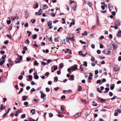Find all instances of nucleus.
Segmentation results:
<instances>
[{"mask_svg": "<svg viewBox=\"0 0 121 121\" xmlns=\"http://www.w3.org/2000/svg\"><path fill=\"white\" fill-rule=\"evenodd\" d=\"M103 52L106 55H109L111 53V51L109 49H106L103 51Z\"/></svg>", "mask_w": 121, "mask_h": 121, "instance_id": "nucleus-1", "label": "nucleus"}, {"mask_svg": "<svg viewBox=\"0 0 121 121\" xmlns=\"http://www.w3.org/2000/svg\"><path fill=\"white\" fill-rule=\"evenodd\" d=\"M114 69L115 71H117L119 70L120 67L118 65H115L114 66Z\"/></svg>", "mask_w": 121, "mask_h": 121, "instance_id": "nucleus-2", "label": "nucleus"}, {"mask_svg": "<svg viewBox=\"0 0 121 121\" xmlns=\"http://www.w3.org/2000/svg\"><path fill=\"white\" fill-rule=\"evenodd\" d=\"M108 5L109 10L110 12H111L112 10L113 9V6L112 5V4L111 3L109 4Z\"/></svg>", "mask_w": 121, "mask_h": 121, "instance_id": "nucleus-3", "label": "nucleus"}, {"mask_svg": "<svg viewBox=\"0 0 121 121\" xmlns=\"http://www.w3.org/2000/svg\"><path fill=\"white\" fill-rule=\"evenodd\" d=\"M77 65H75L71 67V69L72 70H75L77 68Z\"/></svg>", "mask_w": 121, "mask_h": 121, "instance_id": "nucleus-4", "label": "nucleus"}, {"mask_svg": "<svg viewBox=\"0 0 121 121\" xmlns=\"http://www.w3.org/2000/svg\"><path fill=\"white\" fill-rule=\"evenodd\" d=\"M120 21L119 20H116L115 21V24L117 25H119L120 23Z\"/></svg>", "mask_w": 121, "mask_h": 121, "instance_id": "nucleus-5", "label": "nucleus"}, {"mask_svg": "<svg viewBox=\"0 0 121 121\" xmlns=\"http://www.w3.org/2000/svg\"><path fill=\"white\" fill-rule=\"evenodd\" d=\"M41 92H42V94L41 95V98H44L46 96V95L43 93V92L42 91H41Z\"/></svg>", "mask_w": 121, "mask_h": 121, "instance_id": "nucleus-6", "label": "nucleus"}, {"mask_svg": "<svg viewBox=\"0 0 121 121\" xmlns=\"http://www.w3.org/2000/svg\"><path fill=\"white\" fill-rule=\"evenodd\" d=\"M98 100L101 102H103L105 101V100L102 98H99L98 99Z\"/></svg>", "mask_w": 121, "mask_h": 121, "instance_id": "nucleus-7", "label": "nucleus"}, {"mask_svg": "<svg viewBox=\"0 0 121 121\" xmlns=\"http://www.w3.org/2000/svg\"><path fill=\"white\" fill-rule=\"evenodd\" d=\"M112 46H113V48L114 49H116L118 48V46L115 44H112Z\"/></svg>", "mask_w": 121, "mask_h": 121, "instance_id": "nucleus-8", "label": "nucleus"}, {"mask_svg": "<svg viewBox=\"0 0 121 121\" xmlns=\"http://www.w3.org/2000/svg\"><path fill=\"white\" fill-rule=\"evenodd\" d=\"M72 22H71L70 23V24L69 25V26L70 27H71L72 26V25H74L75 24V21L74 19H72Z\"/></svg>", "mask_w": 121, "mask_h": 121, "instance_id": "nucleus-9", "label": "nucleus"}, {"mask_svg": "<svg viewBox=\"0 0 121 121\" xmlns=\"http://www.w3.org/2000/svg\"><path fill=\"white\" fill-rule=\"evenodd\" d=\"M32 38L33 39H35L36 38L37 36V35L36 34L33 35L32 36Z\"/></svg>", "mask_w": 121, "mask_h": 121, "instance_id": "nucleus-10", "label": "nucleus"}, {"mask_svg": "<svg viewBox=\"0 0 121 121\" xmlns=\"http://www.w3.org/2000/svg\"><path fill=\"white\" fill-rule=\"evenodd\" d=\"M6 57V55H3L2 57L0 59V60L1 61L2 60H4Z\"/></svg>", "mask_w": 121, "mask_h": 121, "instance_id": "nucleus-11", "label": "nucleus"}, {"mask_svg": "<svg viewBox=\"0 0 121 121\" xmlns=\"http://www.w3.org/2000/svg\"><path fill=\"white\" fill-rule=\"evenodd\" d=\"M114 87V84H112L111 85L110 87V89L111 90H113Z\"/></svg>", "mask_w": 121, "mask_h": 121, "instance_id": "nucleus-12", "label": "nucleus"}, {"mask_svg": "<svg viewBox=\"0 0 121 121\" xmlns=\"http://www.w3.org/2000/svg\"><path fill=\"white\" fill-rule=\"evenodd\" d=\"M77 5L76 4H74L73 6L72 9H73L74 11H76V8L77 7Z\"/></svg>", "mask_w": 121, "mask_h": 121, "instance_id": "nucleus-13", "label": "nucleus"}, {"mask_svg": "<svg viewBox=\"0 0 121 121\" xmlns=\"http://www.w3.org/2000/svg\"><path fill=\"white\" fill-rule=\"evenodd\" d=\"M81 114V113H77L74 116L75 117H77L80 115Z\"/></svg>", "mask_w": 121, "mask_h": 121, "instance_id": "nucleus-14", "label": "nucleus"}, {"mask_svg": "<svg viewBox=\"0 0 121 121\" xmlns=\"http://www.w3.org/2000/svg\"><path fill=\"white\" fill-rule=\"evenodd\" d=\"M70 78L72 79H69V80H74V76L73 75H71L70 76Z\"/></svg>", "mask_w": 121, "mask_h": 121, "instance_id": "nucleus-15", "label": "nucleus"}, {"mask_svg": "<svg viewBox=\"0 0 121 121\" xmlns=\"http://www.w3.org/2000/svg\"><path fill=\"white\" fill-rule=\"evenodd\" d=\"M25 43L26 44H28L30 43V41L28 39H27L25 42Z\"/></svg>", "mask_w": 121, "mask_h": 121, "instance_id": "nucleus-16", "label": "nucleus"}, {"mask_svg": "<svg viewBox=\"0 0 121 121\" xmlns=\"http://www.w3.org/2000/svg\"><path fill=\"white\" fill-rule=\"evenodd\" d=\"M17 58L20 60H21L22 59V56H19V55H18Z\"/></svg>", "mask_w": 121, "mask_h": 121, "instance_id": "nucleus-17", "label": "nucleus"}, {"mask_svg": "<svg viewBox=\"0 0 121 121\" xmlns=\"http://www.w3.org/2000/svg\"><path fill=\"white\" fill-rule=\"evenodd\" d=\"M34 78L36 79H38L39 78V76L37 74L34 75Z\"/></svg>", "mask_w": 121, "mask_h": 121, "instance_id": "nucleus-18", "label": "nucleus"}, {"mask_svg": "<svg viewBox=\"0 0 121 121\" xmlns=\"http://www.w3.org/2000/svg\"><path fill=\"white\" fill-rule=\"evenodd\" d=\"M34 65H38L39 63L36 60H35L34 61Z\"/></svg>", "mask_w": 121, "mask_h": 121, "instance_id": "nucleus-19", "label": "nucleus"}, {"mask_svg": "<svg viewBox=\"0 0 121 121\" xmlns=\"http://www.w3.org/2000/svg\"><path fill=\"white\" fill-rule=\"evenodd\" d=\"M15 62L16 63H20L21 62L20 60L18 59H16V60L15 61Z\"/></svg>", "mask_w": 121, "mask_h": 121, "instance_id": "nucleus-20", "label": "nucleus"}, {"mask_svg": "<svg viewBox=\"0 0 121 121\" xmlns=\"http://www.w3.org/2000/svg\"><path fill=\"white\" fill-rule=\"evenodd\" d=\"M52 24V21H49V22H48V26H50Z\"/></svg>", "mask_w": 121, "mask_h": 121, "instance_id": "nucleus-21", "label": "nucleus"}, {"mask_svg": "<svg viewBox=\"0 0 121 121\" xmlns=\"http://www.w3.org/2000/svg\"><path fill=\"white\" fill-rule=\"evenodd\" d=\"M115 111H117L119 113H121V110L120 108H118L115 110Z\"/></svg>", "mask_w": 121, "mask_h": 121, "instance_id": "nucleus-22", "label": "nucleus"}, {"mask_svg": "<svg viewBox=\"0 0 121 121\" xmlns=\"http://www.w3.org/2000/svg\"><path fill=\"white\" fill-rule=\"evenodd\" d=\"M92 105L94 106H97V104L96 103L95 101H93Z\"/></svg>", "mask_w": 121, "mask_h": 121, "instance_id": "nucleus-23", "label": "nucleus"}, {"mask_svg": "<svg viewBox=\"0 0 121 121\" xmlns=\"http://www.w3.org/2000/svg\"><path fill=\"white\" fill-rule=\"evenodd\" d=\"M27 98L28 97L27 96H24L22 97V100L25 101L26 100V98Z\"/></svg>", "mask_w": 121, "mask_h": 121, "instance_id": "nucleus-24", "label": "nucleus"}, {"mask_svg": "<svg viewBox=\"0 0 121 121\" xmlns=\"http://www.w3.org/2000/svg\"><path fill=\"white\" fill-rule=\"evenodd\" d=\"M69 40H70L71 41H72L73 40V39L74 38V36L73 35V36L72 37H69Z\"/></svg>", "mask_w": 121, "mask_h": 121, "instance_id": "nucleus-25", "label": "nucleus"}, {"mask_svg": "<svg viewBox=\"0 0 121 121\" xmlns=\"http://www.w3.org/2000/svg\"><path fill=\"white\" fill-rule=\"evenodd\" d=\"M87 32L86 31H85L84 33H82V36H84L85 35H87Z\"/></svg>", "mask_w": 121, "mask_h": 121, "instance_id": "nucleus-26", "label": "nucleus"}, {"mask_svg": "<svg viewBox=\"0 0 121 121\" xmlns=\"http://www.w3.org/2000/svg\"><path fill=\"white\" fill-rule=\"evenodd\" d=\"M43 7H44L43 8V9H46L48 8V6L47 5H43Z\"/></svg>", "mask_w": 121, "mask_h": 121, "instance_id": "nucleus-27", "label": "nucleus"}, {"mask_svg": "<svg viewBox=\"0 0 121 121\" xmlns=\"http://www.w3.org/2000/svg\"><path fill=\"white\" fill-rule=\"evenodd\" d=\"M30 112L32 113L33 114H34L35 113V109H32L31 110Z\"/></svg>", "mask_w": 121, "mask_h": 121, "instance_id": "nucleus-28", "label": "nucleus"}, {"mask_svg": "<svg viewBox=\"0 0 121 121\" xmlns=\"http://www.w3.org/2000/svg\"><path fill=\"white\" fill-rule=\"evenodd\" d=\"M27 33L28 34V36L30 37V35L31 34V33L30 31L28 30L27 31Z\"/></svg>", "mask_w": 121, "mask_h": 121, "instance_id": "nucleus-29", "label": "nucleus"}, {"mask_svg": "<svg viewBox=\"0 0 121 121\" xmlns=\"http://www.w3.org/2000/svg\"><path fill=\"white\" fill-rule=\"evenodd\" d=\"M82 87L81 86H79L78 87V91H81L82 89Z\"/></svg>", "mask_w": 121, "mask_h": 121, "instance_id": "nucleus-30", "label": "nucleus"}, {"mask_svg": "<svg viewBox=\"0 0 121 121\" xmlns=\"http://www.w3.org/2000/svg\"><path fill=\"white\" fill-rule=\"evenodd\" d=\"M66 41L68 42H69V37L68 36H67L66 37Z\"/></svg>", "mask_w": 121, "mask_h": 121, "instance_id": "nucleus-31", "label": "nucleus"}, {"mask_svg": "<svg viewBox=\"0 0 121 121\" xmlns=\"http://www.w3.org/2000/svg\"><path fill=\"white\" fill-rule=\"evenodd\" d=\"M87 3H88V5L90 7H91L92 6V4H91V3L89 1H87Z\"/></svg>", "mask_w": 121, "mask_h": 121, "instance_id": "nucleus-32", "label": "nucleus"}, {"mask_svg": "<svg viewBox=\"0 0 121 121\" xmlns=\"http://www.w3.org/2000/svg\"><path fill=\"white\" fill-rule=\"evenodd\" d=\"M83 65L86 67L87 66V62L86 61H84L83 62Z\"/></svg>", "mask_w": 121, "mask_h": 121, "instance_id": "nucleus-33", "label": "nucleus"}, {"mask_svg": "<svg viewBox=\"0 0 121 121\" xmlns=\"http://www.w3.org/2000/svg\"><path fill=\"white\" fill-rule=\"evenodd\" d=\"M63 67V64L62 63L60 64L59 65V68H62Z\"/></svg>", "mask_w": 121, "mask_h": 121, "instance_id": "nucleus-34", "label": "nucleus"}, {"mask_svg": "<svg viewBox=\"0 0 121 121\" xmlns=\"http://www.w3.org/2000/svg\"><path fill=\"white\" fill-rule=\"evenodd\" d=\"M53 114L51 113H49V116L50 117H53Z\"/></svg>", "mask_w": 121, "mask_h": 121, "instance_id": "nucleus-35", "label": "nucleus"}, {"mask_svg": "<svg viewBox=\"0 0 121 121\" xmlns=\"http://www.w3.org/2000/svg\"><path fill=\"white\" fill-rule=\"evenodd\" d=\"M54 81H56V82H57L58 81V78L57 77H56L54 78Z\"/></svg>", "mask_w": 121, "mask_h": 121, "instance_id": "nucleus-36", "label": "nucleus"}, {"mask_svg": "<svg viewBox=\"0 0 121 121\" xmlns=\"http://www.w3.org/2000/svg\"><path fill=\"white\" fill-rule=\"evenodd\" d=\"M23 78V76L22 75L20 76L18 78L20 80H21Z\"/></svg>", "mask_w": 121, "mask_h": 121, "instance_id": "nucleus-37", "label": "nucleus"}, {"mask_svg": "<svg viewBox=\"0 0 121 121\" xmlns=\"http://www.w3.org/2000/svg\"><path fill=\"white\" fill-rule=\"evenodd\" d=\"M0 53L2 55H3L5 53L4 51L2 50L0 51Z\"/></svg>", "mask_w": 121, "mask_h": 121, "instance_id": "nucleus-38", "label": "nucleus"}, {"mask_svg": "<svg viewBox=\"0 0 121 121\" xmlns=\"http://www.w3.org/2000/svg\"><path fill=\"white\" fill-rule=\"evenodd\" d=\"M35 91V89L34 88H33L30 90V92L31 93H32L33 92Z\"/></svg>", "mask_w": 121, "mask_h": 121, "instance_id": "nucleus-39", "label": "nucleus"}, {"mask_svg": "<svg viewBox=\"0 0 121 121\" xmlns=\"http://www.w3.org/2000/svg\"><path fill=\"white\" fill-rule=\"evenodd\" d=\"M79 41L82 44H85L86 43V42H83L82 40H80Z\"/></svg>", "mask_w": 121, "mask_h": 121, "instance_id": "nucleus-40", "label": "nucleus"}, {"mask_svg": "<svg viewBox=\"0 0 121 121\" xmlns=\"http://www.w3.org/2000/svg\"><path fill=\"white\" fill-rule=\"evenodd\" d=\"M12 27H13V25L12 24L10 26V27L9 28V31H10L12 30Z\"/></svg>", "mask_w": 121, "mask_h": 121, "instance_id": "nucleus-41", "label": "nucleus"}, {"mask_svg": "<svg viewBox=\"0 0 121 121\" xmlns=\"http://www.w3.org/2000/svg\"><path fill=\"white\" fill-rule=\"evenodd\" d=\"M26 117V115L25 114H24L21 115V117L22 118H25Z\"/></svg>", "mask_w": 121, "mask_h": 121, "instance_id": "nucleus-42", "label": "nucleus"}, {"mask_svg": "<svg viewBox=\"0 0 121 121\" xmlns=\"http://www.w3.org/2000/svg\"><path fill=\"white\" fill-rule=\"evenodd\" d=\"M6 36L9 39H10L11 38V36L10 35H7Z\"/></svg>", "mask_w": 121, "mask_h": 121, "instance_id": "nucleus-43", "label": "nucleus"}, {"mask_svg": "<svg viewBox=\"0 0 121 121\" xmlns=\"http://www.w3.org/2000/svg\"><path fill=\"white\" fill-rule=\"evenodd\" d=\"M35 21V20L33 19H32L30 21V22H32L33 23H34Z\"/></svg>", "mask_w": 121, "mask_h": 121, "instance_id": "nucleus-44", "label": "nucleus"}, {"mask_svg": "<svg viewBox=\"0 0 121 121\" xmlns=\"http://www.w3.org/2000/svg\"><path fill=\"white\" fill-rule=\"evenodd\" d=\"M11 21L10 20H7V22L8 24L9 25L10 24Z\"/></svg>", "mask_w": 121, "mask_h": 121, "instance_id": "nucleus-45", "label": "nucleus"}, {"mask_svg": "<svg viewBox=\"0 0 121 121\" xmlns=\"http://www.w3.org/2000/svg\"><path fill=\"white\" fill-rule=\"evenodd\" d=\"M91 59V61L92 62L94 61L95 60V58L93 57H92Z\"/></svg>", "mask_w": 121, "mask_h": 121, "instance_id": "nucleus-46", "label": "nucleus"}, {"mask_svg": "<svg viewBox=\"0 0 121 121\" xmlns=\"http://www.w3.org/2000/svg\"><path fill=\"white\" fill-rule=\"evenodd\" d=\"M28 78L29 79L31 80H32V76L31 75H29L28 76Z\"/></svg>", "mask_w": 121, "mask_h": 121, "instance_id": "nucleus-47", "label": "nucleus"}, {"mask_svg": "<svg viewBox=\"0 0 121 121\" xmlns=\"http://www.w3.org/2000/svg\"><path fill=\"white\" fill-rule=\"evenodd\" d=\"M101 12L102 13H106L107 12V10H104V11H103V10H101Z\"/></svg>", "mask_w": 121, "mask_h": 121, "instance_id": "nucleus-48", "label": "nucleus"}, {"mask_svg": "<svg viewBox=\"0 0 121 121\" xmlns=\"http://www.w3.org/2000/svg\"><path fill=\"white\" fill-rule=\"evenodd\" d=\"M64 92H67L69 93H70L71 92V90H69L68 91L64 90Z\"/></svg>", "mask_w": 121, "mask_h": 121, "instance_id": "nucleus-49", "label": "nucleus"}, {"mask_svg": "<svg viewBox=\"0 0 121 121\" xmlns=\"http://www.w3.org/2000/svg\"><path fill=\"white\" fill-rule=\"evenodd\" d=\"M31 59V58L29 57H28L26 58V60L28 61H30Z\"/></svg>", "mask_w": 121, "mask_h": 121, "instance_id": "nucleus-50", "label": "nucleus"}, {"mask_svg": "<svg viewBox=\"0 0 121 121\" xmlns=\"http://www.w3.org/2000/svg\"><path fill=\"white\" fill-rule=\"evenodd\" d=\"M104 38V37L103 35H102L99 37V39H102Z\"/></svg>", "mask_w": 121, "mask_h": 121, "instance_id": "nucleus-51", "label": "nucleus"}, {"mask_svg": "<svg viewBox=\"0 0 121 121\" xmlns=\"http://www.w3.org/2000/svg\"><path fill=\"white\" fill-rule=\"evenodd\" d=\"M46 91L47 92H49L50 91V89L49 88H46Z\"/></svg>", "mask_w": 121, "mask_h": 121, "instance_id": "nucleus-52", "label": "nucleus"}, {"mask_svg": "<svg viewBox=\"0 0 121 121\" xmlns=\"http://www.w3.org/2000/svg\"><path fill=\"white\" fill-rule=\"evenodd\" d=\"M65 98V95H62L61 97V99H63Z\"/></svg>", "mask_w": 121, "mask_h": 121, "instance_id": "nucleus-53", "label": "nucleus"}, {"mask_svg": "<svg viewBox=\"0 0 121 121\" xmlns=\"http://www.w3.org/2000/svg\"><path fill=\"white\" fill-rule=\"evenodd\" d=\"M24 26L26 27H27L28 26V23H26L25 24Z\"/></svg>", "mask_w": 121, "mask_h": 121, "instance_id": "nucleus-54", "label": "nucleus"}, {"mask_svg": "<svg viewBox=\"0 0 121 121\" xmlns=\"http://www.w3.org/2000/svg\"><path fill=\"white\" fill-rule=\"evenodd\" d=\"M28 102H24V104L25 105H28Z\"/></svg>", "mask_w": 121, "mask_h": 121, "instance_id": "nucleus-55", "label": "nucleus"}, {"mask_svg": "<svg viewBox=\"0 0 121 121\" xmlns=\"http://www.w3.org/2000/svg\"><path fill=\"white\" fill-rule=\"evenodd\" d=\"M35 8H36L38 7L39 5L38 4V3H36L35 4Z\"/></svg>", "mask_w": 121, "mask_h": 121, "instance_id": "nucleus-56", "label": "nucleus"}, {"mask_svg": "<svg viewBox=\"0 0 121 121\" xmlns=\"http://www.w3.org/2000/svg\"><path fill=\"white\" fill-rule=\"evenodd\" d=\"M23 49L25 51H26L27 50V47L26 46H25L23 48Z\"/></svg>", "mask_w": 121, "mask_h": 121, "instance_id": "nucleus-57", "label": "nucleus"}, {"mask_svg": "<svg viewBox=\"0 0 121 121\" xmlns=\"http://www.w3.org/2000/svg\"><path fill=\"white\" fill-rule=\"evenodd\" d=\"M99 21L98 19V20H97L96 23V24L98 26H99Z\"/></svg>", "mask_w": 121, "mask_h": 121, "instance_id": "nucleus-58", "label": "nucleus"}, {"mask_svg": "<svg viewBox=\"0 0 121 121\" xmlns=\"http://www.w3.org/2000/svg\"><path fill=\"white\" fill-rule=\"evenodd\" d=\"M57 74L60 75L61 74V72L60 71L58 70L57 71Z\"/></svg>", "mask_w": 121, "mask_h": 121, "instance_id": "nucleus-59", "label": "nucleus"}, {"mask_svg": "<svg viewBox=\"0 0 121 121\" xmlns=\"http://www.w3.org/2000/svg\"><path fill=\"white\" fill-rule=\"evenodd\" d=\"M101 81L100 80H98L97 81V82H96V83L97 84L100 83H101Z\"/></svg>", "mask_w": 121, "mask_h": 121, "instance_id": "nucleus-60", "label": "nucleus"}, {"mask_svg": "<svg viewBox=\"0 0 121 121\" xmlns=\"http://www.w3.org/2000/svg\"><path fill=\"white\" fill-rule=\"evenodd\" d=\"M109 95L110 96H112L113 95V94L112 93V92H109Z\"/></svg>", "mask_w": 121, "mask_h": 121, "instance_id": "nucleus-61", "label": "nucleus"}, {"mask_svg": "<svg viewBox=\"0 0 121 121\" xmlns=\"http://www.w3.org/2000/svg\"><path fill=\"white\" fill-rule=\"evenodd\" d=\"M41 44L42 46H44L45 45V43L44 42H42L41 43Z\"/></svg>", "mask_w": 121, "mask_h": 121, "instance_id": "nucleus-62", "label": "nucleus"}, {"mask_svg": "<svg viewBox=\"0 0 121 121\" xmlns=\"http://www.w3.org/2000/svg\"><path fill=\"white\" fill-rule=\"evenodd\" d=\"M9 43V41L8 40L5 41L4 42V43L5 44H7Z\"/></svg>", "mask_w": 121, "mask_h": 121, "instance_id": "nucleus-63", "label": "nucleus"}, {"mask_svg": "<svg viewBox=\"0 0 121 121\" xmlns=\"http://www.w3.org/2000/svg\"><path fill=\"white\" fill-rule=\"evenodd\" d=\"M29 121H36L34 119H32L31 118H30L29 120Z\"/></svg>", "mask_w": 121, "mask_h": 121, "instance_id": "nucleus-64", "label": "nucleus"}]
</instances>
